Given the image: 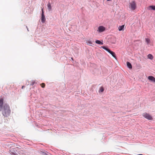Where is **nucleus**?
Returning a JSON list of instances; mask_svg holds the SVG:
<instances>
[{"instance_id":"1","label":"nucleus","mask_w":155,"mask_h":155,"mask_svg":"<svg viewBox=\"0 0 155 155\" xmlns=\"http://www.w3.org/2000/svg\"><path fill=\"white\" fill-rule=\"evenodd\" d=\"M2 113L3 115L5 117H8L9 116L11 113V110L10 107L8 105L5 104L3 108L2 109Z\"/></svg>"},{"instance_id":"2","label":"nucleus","mask_w":155,"mask_h":155,"mask_svg":"<svg viewBox=\"0 0 155 155\" xmlns=\"http://www.w3.org/2000/svg\"><path fill=\"white\" fill-rule=\"evenodd\" d=\"M129 8L132 10L134 11L137 8V5L135 1H133L129 3Z\"/></svg>"},{"instance_id":"3","label":"nucleus","mask_w":155,"mask_h":155,"mask_svg":"<svg viewBox=\"0 0 155 155\" xmlns=\"http://www.w3.org/2000/svg\"><path fill=\"white\" fill-rule=\"evenodd\" d=\"M143 116L148 120H152L153 119V118L152 116L149 114H147L146 113H143Z\"/></svg>"},{"instance_id":"4","label":"nucleus","mask_w":155,"mask_h":155,"mask_svg":"<svg viewBox=\"0 0 155 155\" xmlns=\"http://www.w3.org/2000/svg\"><path fill=\"white\" fill-rule=\"evenodd\" d=\"M41 18V21L42 23H44L45 21V18L44 14L43 8H42Z\"/></svg>"},{"instance_id":"5","label":"nucleus","mask_w":155,"mask_h":155,"mask_svg":"<svg viewBox=\"0 0 155 155\" xmlns=\"http://www.w3.org/2000/svg\"><path fill=\"white\" fill-rule=\"evenodd\" d=\"M105 30V28L103 26H100L98 28L97 31L100 32H102L104 31Z\"/></svg>"},{"instance_id":"6","label":"nucleus","mask_w":155,"mask_h":155,"mask_svg":"<svg viewBox=\"0 0 155 155\" xmlns=\"http://www.w3.org/2000/svg\"><path fill=\"white\" fill-rule=\"evenodd\" d=\"M3 104V100L2 98L0 99V111H1L2 109V105Z\"/></svg>"},{"instance_id":"7","label":"nucleus","mask_w":155,"mask_h":155,"mask_svg":"<svg viewBox=\"0 0 155 155\" xmlns=\"http://www.w3.org/2000/svg\"><path fill=\"white\" fill-rule=\"evenodd\" d=\"M148 79L151 81L155 83V78L153 76H149L148 77Z\"/></svg>"},{"instance_id":"8","label":"nucleus","mask_w":155,"mask_h":155,"mask_svg":"<svg viewBox=\"0 0 155 155\" xmlns=\"http://www.w3.org/2000/svg\"><path fill=\"white\" fill-rule=\"evenodd\" d=\"M124 28V25L120 26L118 27V29L119 31H123Z\"/></svg>"},{"instance_id":"9","label":"nucleus","mask_w":155,"mask_h":155,"mask_svg":"<svg viewBox=\"0 0 155 155\" xmlns=\"http://www.w3.org/2000/svg\"><path fill=\"white\" fill-rule=\"evenodd\" d=\"M108 52L110 54H111L114 58L116 59V57L115 56V54L114 52L110 50V51Z\"/></svg>"},{"instance_id":"10","label":"nucleus","mask_w":155,"mask_h":155,"mask_svg":"<svg viewBox=\"0 0 155 155\" xmlns=\"http://www.w3.org/2000/svg\"><path fill=\"white\" fill-rule=\"evenodd\" d=\"M127 67L130 68L131 69L132 68V66L131 64L129 62H127Z\"/></svg>"},{"instance_id":"11","label":"nucleus","mask_w":155,"mask_h":155,"mask_svg":"<svg viewBox=\"0 0 155 155\" xmlns=\"http://www.w3.org/2000/svg\"><path fill=\"white\" fill-rule=\"evenodd\" d=\"M147 57H148V58L150 59L151 60L153 59V55L151 54H149L147 55Z\"/></svg>"},{"instance_id":"12","label":"nucleus","mask_w":155,"mask_h":155,"mask_svg":"<svg viewBox=\"0 0 155 155\" xmlns=\"http://www.w3.org/2000/svg\"><path fill=\"white\" fill-rule=\"evenodd\" d=\"M47 6L49 10H51V5L50 3H48V4Z\"/></svg>"},{"instance_id":"13","label":"nucleus","mask_w":155,"mask_h":155,"mask_svg":"<svg viewBox=\"0 0 155 155\" xmlns=\"http://www.w3.org/2000/svg\"><path fill=\"white\" fill-rule=\"evenodd\" d=\"M149 9L151 8L152 9L155 10V6L150 5L148 7Z\"/></svg>"},{"instance_id":"14","label":"nucleus","mask_w":155,"mask_h":155,"mask_svg":"<svg viewBox=\"0 0 155 155\" xmlns=\"http://www.w3.org/2000/svg\"><path fill=\"white\" fill-rule=\"evenodd\" d=\"M95 43L96 44H101V45H103V42H101L100 41L97 40L95 41Z\"/></svg>"},{"instance_id":"15","label":"nucleus","mask_w":155,"mask_h":155,"mask_svg":"<svg viewBox=\"0 0 155 155\" xmlns=\"http://www.w3.org/2000/svg\"><path fill=\"white\" fill-rule=\"evenodd\" d=\"M101 48H103L104 49H105V50H106V51H107L108 52L109 51H110V49H109L107 48L106 47H105V46H101Z\"/></svg>"},{"instance_id":"16","label":"nucleus","mask_w":155,"mask_h":155,"mask_svg":"<svg viewBox=\"0 0 155 155\" xmlns=\"http://www.w3.org/2000/svg\"><path fill=\"white\" fill-rule=\"evenodd\" d=\"M147 43V44H149L150 42V40L148 38H146L145 39Z\"/></svg>"},{"instance_id":"17","label":"nucleus","mask_w":155,"mask_h":155,"mask_svg":"<svg viewBox=\"0 0 155 155\" xmlns=\"http://www.w3.org/2000/svg\"><path fill=\"white\" fill-rule=\"evenodd\" d=\"M104 91V89L103 87H101L100 88V90L99 91V92H102Z\"/></svg>"},{"instance_id":"18","label":"nucleus","mask_w":155,"mask_h":155,"mask_svg":"<svg viewBox=\"0 0 155 155\" xmlns=\"http://www.w3.org/2000/svg\"><path fill=\"white\" fill-rule=\"evenodd\" d=\"M87 43L89 45H91L92 44V43L91 41H87Z\"/></svg>"},{"instance_id":"19","label":"nucleus","mask_w":155,"mask_h":155,"mask_svg":"<svg viewBox=\"0 0 155 155\" xmlns=\"http://www.w3.org/2000/svg\"><path fill=\"white\" fill-rule=\"evenodd\" d=\"M41 86L42 87L44 88L45 86V83H43L41 84Z\"/></svg>"},{"instance_id":"20","label":"nucleus","mask_w":155,"mask_h":155,"mask_svg":"<svg viewBox=\"0 0 155 155\" xmlns=\"http://www.w3.org/2000/svg\"><path fill=\"white\" fill-rule=\"evenodd\" d=\"M24 87V86H22V88L23 89Z\"/></svg>"},{"instance_id":"21","label":"nucleus","mask_w":155,"mask_h":155,"mask_svg":"<svg viewBox=\"0 0 155 155\" xmlns=\"http://www.w3.org/2000/svg\"><path fill=\"white\" fill-rule=\"evenodd\" d=\"M71 60H73V58H71Z\"/></svg>"},{"instance_id":"22","label":"nucleus","mask_w":155,"mask_h":155,"mask_svg":"<svg viewBox=\"0 0 155 155\" xmlns=\"http://www.w3.org/2000/svg\"><path fill=\"white\" fill-rule=\"evenodd\" d=\"M112 0H107V1H111Z\"/></svg>"},{"instance_id":"23","label":"nucleus","mask_w":155,"mask_h":155,"mask_svg":"<svg viewBox=\"0 0 155 155\" xmlns=\"http://www.w3.org/2000/svg\"><path fill=\"white\" fill-rule=\"evenodd\" d=\"M138 155H143L142 154H139Z\"/></svg>"}]
</instances>
